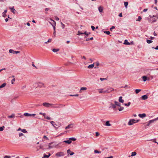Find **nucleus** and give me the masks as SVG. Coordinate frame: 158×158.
<instances>
[{
	"mask_svg": "<svg viewBox=\"0 0 158 158\" xmlns=\"http://www.w3.org/2000/svg\"><path fill=\"white\" fill-rule=\"evenodd\" d=\"M114 90V89L110 87L107 88L106 90H104L103 89H101L98 90L99 93H109Z\"/></svg>",
	"mask_w": 158,
	"mask_h": 158,
	"instance_id": "obj_1",
	"label": "nucleus"
},
{
	"mask_svg": "<svg viewBox=\"0 0 158 158\" xmlns=\"http://www.w3.org/2000/svg\"><path fill=\"white\" fill-rule=\"evenodd\" d=\"M43 105L46 107L53 108L54 107V105L52 104L49 103L48 102H44L42 104Z\"/></svg>",
	"mask_w": 158,
	"mask_h": 158,
	"instance_id": "obj_2",
	"label": "nucleus"
},
{
	"mask_svg": "<svg viewBox=\"0 0 158 158\" xmlns=\"http://www.w3.org/2000/svg\"><path fill=\"white\" fill-rule=\"evenodd\" d=\"M139 121V120H135L134 119H132L130 120L128 124L129 125H133L134 123H137Z\"/></svg>",
	"mask_w": 158,
	"mask_h": 158,
	"instance_id": "obj_3",
	"label": "nucleus"
},
{
	"mask_svg": "<svg viewBox=\"0 0 158 158\" xmlns=\"http://www.w3.org/2000/svg\"><path fill=\"white\" fill-rule=\"evenodd\" d=\"M64 155V153L63 152H59L56 154V156L57 157L63 156Z\"/></svg>",
	"mask_w": 158,
	"mask_h": 158,
	"instance_id": "obj_4",
	"label": "nucleus"
},
{
	"mask_svg": "<svg viewBox=\"0 0 158 158\" xmlns=\"http://www.w3.org/2000/svg\"><path fill=\"white\" fill-rule=\"evenodd\" d=\"M9 52L10 53L13 54H17L18 53H19L20 52L19 51H15L13 49H10L9 50Z\"/></svg>",
	"mask_w": 158,
	"mask_h": 158,
	"instance_id": "obj_5",
	"label": "nucleus"
},
{
	"mask_svg": "<svg viewBox=\"0 0 158 158\" xmlns=\"http://www.w3.org/2000/svg\"><path fill=\"white\" fill-rule=\"evenodd\" d=\"M65 106L64 105H63L61 104H56L55 106H54V107L53 108H61L63 107H64Z\"/></svg>",
	"mask_w": 158,
	"mask_h": 158,
	"instance_id": "obj_6",
	"label": "nucleus"
},
{
	"mask_svg": "<svg viewBox=\"0 0 158 158\" xmlns=\"http://www.w3.org/2000/svg\"><path fill=\"white\" fill-rule=\"evenodd\" d=\"M24 115L25 116H35V114H31L27 113H24Z\"/></svg>",
	"mask_w": 158,
	"mask_h": 158,
	"instance_id": "obj_7",
	"label": "nucleus"
},
{
	"mask_svg": "<svg viewBox=\"0 0 158 158\" xmlns=\"http://www.w3.org/2000/svg\"><path fill=\"white\" fill-rule=\"evenodd\" d=\"M110 108H112L113 110H114L116 108V107L115 106V104H114L112 103H111L110 104V105L109 107Z\"/></svg>",
	"mask_w": 158,
	"mask_h": 158,
	"instance_id": "obj_8",
	"label": "nucleus"
},
{
	"mask_svg": "<svg viewBox=\"0 0 158 158\" xmlns=\"http://www.w3.org/2000/svg\"><path fill=\"white\" fill-rule=\"evenodd\" d=\"M50 20L51 21H52V22H49V23L52 26H56V22L54 20L52 19H50Z\"/></svg>",
	"mask_w": 158,
	"mask_h": 158,
	"instance_id": "obj_9",
	"label": "nucleus"
},
{
	"mask_svg": "<svg viewBox=\"0 0 158 158\" xmlns=\"http://www.w3.org/2000/svg\"><path fill=\"white\" fill-rule=\"evenodd\" d=\"M9 8L11 10V11L12 12L15 14V11H16L15 9L14 8V6L12 7H9Z\"/></svg>",
	"mask_w": 158,
	"mask_h": 158,
	"instance_id": "obj_10",
	"label": "nucleus"
},
{
	"mask_svg": "<svg viewBox=\"0 0 158 158\" xmlns=\"http://www.w3.org/2000/svg\"><path fill=\"white\" fill-rule=\"evenodd\" d=\"M73 127V124H70L68 125L66 127L65 129H67L69 128H72Z\"/></svg>",
	"mask_w": 158,
	"mask_h": 158,
	"instance_id": "obj_11",
	"label": "nucleus"
},
{
	"mask_svg": "<svg viewBox=\"0 0 158 158\" xmlns=\"http://www.w3.org/2000/svg\"><path fill=\"white\" fill-rule=\"evenodd\" d=\"M138 115L139 117L143 118L146 117V114H145L143 113L142 114H139Z\"/></svg>",
	"mask_w": 158,
	"mask_h": 158,
	"instance_id": "obj_12",
	"label": "nucleus"
},
{
	"mask_svg": "<svg viewBox=\"0 0 158 158\" xmlns=\"http://www.w3.org/2000/svg\"><path fill=\"white\" fill-rule=\"evenodd\" d=\"M87 89V88L86 87H81L79 91V92L80 93H82V90H86Z\"/></svg>",
	"mask_w": 158,
	"mask_h": 158,
	"instance_id": "obj_13",
	"label": "nucleus"
},
{
	"mask_svg": "<svg viewBox=\"0 0 158 158\" xmlns=\"http://www.w3.org/2000/svg\"><path fill=\"white\" fill-rule=\"evenodd\" d=\"M7 10H5L2 13V16L3 17H6V13L7 12Z\"/></svg>",
	"mask_w": 158,
	"mask_h": 158,
	"instance_id": "obj_14",
	"label": "nucleus"
},
{
	"mask_svg": "<svg viewBox=\"0 0 158 158\" xmlns=\"http://www.w3.org/2000/svg\"><path fill=\"white\" fill-rule=\"evenodd\" d=\"M148 98V96L146 95H145L142 96L141 97V98L143 100H146Z\"/></svg>",
	"mask_w": 158,
	"mask_h": 158,
	"instance_id": "obj_15",
	"label": "nucleus"
},
{
	"mask_svg": "<svg viewBox=\"0 0 158 158\" xmlns=\"http://www.w3.org/2000/svg\"><path fill=\"white\" fill-rule=\"evenodd\" d=\"M114 103L115 104V106H121V104L118 102L115 101L114 102Z\"/></svg>",
	"mask_w": 158,
	"mask_h": 158,
	"instance_id": "obj_16",
	"label": "nucleus"
},
{
	"mask_svg": "<svg viewBox=\"0 0 158 158\" xmlns=\"http://www.w3.org/2000/svg\"><path fill=\"white\" fill-rule=\"evenodd\" d=\"M124 44L127 45H129L130 44V43L127 40H125L124 42Z\"/></svg>",
	"mask_w": 158,
	"mask_h": 158,
	"instance_id": "obj_17",
	"label": "nucleus"
},
{
	"mask_svg": "<svg viewBox=\"0 0 158 158\" xmlns=\"http://www.w3.org/2000/svg\"><path fill=\"white\" fill-rule=\"evenodd\" d=\"M105 125L107 126H111V124L110 123V121H106Z\"/></svg>",
	"mask_w": 158,
	"mask_h": 158,
	"instance_id": "obj_18",
	"label": "nucleus"
},
{
	"mask_svg": "<svg viewBox=\"0 0 158 158\" xmlns=\"http://www.w3.org/2000/svg\"><path fill=\"white\" fill-rule=\"evenodd\" d=\"M63 142L65 143L68 144H70L71 143L72 141L69 139L68 140L64 141Z\"/></svg>",
	"mask_w": 158,
	"mask_h": 158,
	"instance_id": "obj_19",
	"label": "nucleus"
},
{
	"mask_svg": "<svg viewBox=\"0 0 158 158\" xmlns=\"http://www.w3.org/2000/svg\"><path fill=\"white\" fill-rule=\"evenodd\" d=\"M103 7L102 6H100L98 7V9L99 11L100 12H102L103 11Z\"/></svg>",
	"mask_w": 158,
	"mask_h": 158,
	"instance_id": "obj_20",
	"label": "nucleus"
},
{
	"mask_svg": "<svg viewBox=\"0 0 158 158\" xmlns=\"http://www.w3.org/2000/svg\"><path fill=\"white\" fill-rule=\"evenodd\" d=\"M122 97L120 96L119 98L118 101L119 102L121 103H123L124 102V100L122 99Z\"/></svg>",
	"mask_w": 158,
	"mask_h": 158,
	"instance_id": "obj_21",
	"label": "nucleus"
},
{
	"mask_svg": "<svg viewBox=\"0 0 158 158\" xmlns=\"http://www.w3.org/2000/svg\"><path fill=\"white\" fill-rule=\"evenodd\" d=\"M94 67V64H90V65H89L88 66L87 68L88 69H92Z\"/></svg>",
	"mask_w": 158,
	"mask_h": 158,
	"instance_id": "obj_22",
	"label": "nucleus"
},
{
	"mask_svg": "<svg viewBox=\"0 0 158 158\" xmlns=\"http://www.w3.org/2000/svg\"><path fill=\"white\" fill-rule=\"evenodd\" d=\"M50 123L55 128H56V127H55V126L56 125L55 123L53 121H51L50 122Z\"/></svg>",
	"mask_w": 158,
	"mask_h": 158,
	"instance_id": "obj_23",
	"label": "nucleus"
},
{
	"mask_svg": "<svg viewBox=\"0 0 158 158\" xmlns=\"http://www.w3.org/2000/svg\"><path fill=\"white\" fill-rule=\"evenodd\" d=\"M50 156V154L49 153L48 155H47L45 154L44 155V158H48Z\"/></svg>",
	"mask_w": 158,
	"mask_h": 158,
	"instance_id": "obj_24",
	"label": "nucleus"
},
{
	"mask_svg": "<svg viewBox=\"0 0 158 158\" xmlns=\"http://www.w3.org/2000/svg\"><path fill=\"white\" fill-rule=\"evenodd\" d=\"M53 143L52 142H51L50 143H49L48 144V148L51 149L53 148L54 146H51V145Z\"/></svg>",
	"mask_w": 158,
	"mask_h": 158,
	"instance_id": "obj_25",
	"label": "nucleus"
},
{
	"mask_svg": "<svg viewBox=\"0 0 158 158\" xmlns=\"http://www.w3.org/2000/svg\"><path fill=\"white\" fill-rule=\"evenodd\" d=\"M86 31H85L84 32L82 33V32H81L80 31H78V32L77 35H82V34H86Z\"/></svg>",
	"mask_w": 158,
	"mask_h": 158,
	"instance_id": "obj_26",
	"label": "nucleus"
},
{
	"mask_svg": "<svg viewBox=\"0 0 158 158\" xmlns=\"http://www.w3.org/2000/svg\"><path fill=\"white\" fill-rule=\"evenodd\" d=\"M15 117V116L14 114H12L11 115H9L8 116V118H14Z\"/></svg>",
	"mask_w": 158,
	"mask_h": 158,
	"instance_id": "obj_27",
	"label": "nucleus"
},
{
	"mask_svg": "<svg viewBox=\"0 0 158 158\" xmlns=\"http://www.w3.org/2000/svg\"><path fill=\"white\" fill-rule=\"evenodd\" d=\"M59 50V49L53 48L52 49V51L54 52H56Z\"/></svg>",
	"mask_w": 158,
	"mask_h": 158,
	"instance_id": "obj_28",
	"label": "nucleus"
},
{
	"mask_svg": "<svg viewBox=\"0 0 158 158\" xmlns=\"http://www.w3.org/2000/svg\"><path fill=\"white\" fill-rule=\"evenodd\" d=\"M142 78L144 81H145L147 80V77L146 76H143L142 77Z\"/></svg>",
	"mask_w": 158,
	"mask_h": 158,
	"instance_id": "obj_29",
	"label": "nucleus"
},
{
	"mask_svg": "<svg viewBox=\"0 0 158 158\" xmlns=\"http://www.w3.org/2000/svg\"><path fill=\"white\" fill-rule=\"evenodd\" d=\"M6 85V83H4L1 85H0V89L4 87Z\"/></svg>",
	"mask_w": 158,
	"mask_h": 158,
	"instance_id": "obj_30",
	"label": "nucleus"
},
{
	"mask_svg": "<svg viewBox=\"0 0 158 158\" xmlns=\"http://www.w3.org/2000/svg\"><path fill=\"white\" fill-rule=\"evenodd\" d=\"M146 42L147 43L149 44L152 43L153 41L151 40L147 39L146 40Z\"/></svg>",
	"mask_w": 158,
	"mask_h": 158,
	"instance_id": "obj_31",
	"label": "nucleus"
},
{
	"mask_svg": "<svg viewBox=\"0 0 158 158\" xmlns=\"http://www.w3.org/2000/svg\"><path fill=\"white\" fill-rule=\"evenodd\" d=\"M128 2H124V5L125 7L127 8V6L128 5Z\"/></svg>",
	"mask_w": 158,
	"mask_h": 158,
	"instance_id": "obj_32",
	"label": "nucleus"
},
{
	"mask_svg": "<svg viewBox=\"0 0 158 158\" xmlns=\"http://www.w3.org/2000/svg\"><path fill=\"white\" fill-rule=\"evenodd\" d=\"M120 107L118 108V110L119 111H121L123 110L124 109V107H123L119 106Z\"/></svg>",
	"mask_w": 158,
	"mask_h": 158,
	"instance_id": "obj_33",
	"label": "nucleus"
},
{
	"mask_svg": "<svg viewBox=\"0 0 158 158\" xmlns=\"http://www.w3.org/2000/svg\"><path fill=\"white\" fill-rule=\"evenodd\" d=\"M136 155V153L135 152H133L131 153V156H135Z\"/></svg>",
	"mask_w": 158,
	"mask_h": 158,
	"instance_id": "obj_34",
	"label": "nucleus"
},
{
	"mask_svg": "<svg viewBox=\"0 0 158 158\" xmlns=\"http://www.w3.org/2000/svg\"><path fill=\"white\" fill-rule=\"evenodd\" d=\"M69 139L71 141H75L76 140V139L73 137L70 138Z\"/></svg>",
	"mask_w": 158,
	"mask_h": 158,
	"instance_id": "obj_35",
	"label": "nucleus"
},
{
	"mask_svg": "<svg viewBox=\"0 0 158 158\" xmlns=\"http://www.w3.org/2000/svg\"><path fill=\"white\" fill-rule=\"evenodd\" d=\"M94 152L95 153H101V151H99L97 150H95L94 151Z\"/></svg>",
	"mask_w": 158,
	"mask_h": 158,
	"instance_id": "obj_36",
	"label": "nucleus"
},
{
	"mask_svg": "<svg viewBox=\"0 0 158 158\" xmlns=\"http://www.w3.org/2000/svg\"><path fill=\"white\" fill-rule=\"evenodd\" d=\"M131 104V103L130 102H128L127 103H124V105L126 106H129Z\"/></svg>",
	"mask_w": 158,
	"mask_h": 158,
	"instance_id": "obj_37",
	"label": "nucleus"
},
{
	"mask_svg": "<svg viewBox=\"0 0 158 158\" xmlns=\"http://www.w3.org/2000/svg\"><path fill=\"white\" fill-rule=\"evenodd\" d=\"M103 32L104 33H106L107 35H109L110 33V32L109 31H104Z\"/></svg>",
	"mask_w": 158,
	"mask_h": 158,
	"instance_id": "obj_38",
	"label": "nucleus"
},
{
	"mask_svg": "<svg viewBox=\"0 0 158 158\" xmlns=\"http://www.w3.org/2000/svg\"><path fill=\"white\" fill-rule=\"evenodd\" d=\"M52 41L51 39H49L47 41L44 43L45 44H48V43L51 42Z\"/></svg>",
	"mask_w": 158,
	"mask_h": 158,
	"instance_id": "obj_39",
	"label": "nucleus"
},
{
	"mask_svg": "<svg viewBox=\"0 0 158 158\" xmlns=\"http://www.w3.org/2000/svg\"><path fill=\"white\" fill-rule=\"evenodd\" d=\"M141 91V89H136L135 90V92L136 94H138Z\"/></svg>",
	"mask_w": 158,
	"mask_h": 158,
	"instance_id": "obj_40",
	"label": "nucleus"
},
{
	"mask_svg": "<svg viewBox=\"0 0 158 158\" xmlns=\"http://www.w3.org/2000/svg\"><path fill=\"white\" fill-rule=\"evenodd\" d=\"M5 128V127L4 126H2V127H0V131H2Z\"/></svg>",
	"mask_w": 158,
	"mask_h": 158,
	"instance_id": "obj_41",
	"label": "nucleus"
},
{
	"mask_svg": "<svg viewBox=\"0 0 158 158\" xmlns=\"http://www.w3.org/2000/svg\"><path fill=\"white\" fill-rule=\"evenodd\" d=\"M156 118L155 119H153V120H150L149 122V123H153L155 121H156Z\"/></svg>",
	"mask_w": 158,
	"mask_h": 158,
	"instance_id": "obj_42",
	"label": "nucleus"
},
{
	"mask_svg": "<svg viewBox=\"0 0 158 158\" xmlns=\"http://www.w3.org/2000/svg\"><path fill=\"white\" fill-rule=\"evenodd\" d=\"M21 131L24 133H27V131L25 129H22Z\"/></svg>",
	"mask_w": 158,
	"mask_h": 158,
	"instance_id": "obj_43",
	"label": "nucleus"
},
{
	"mask_svg": "<svg viewBox=\"0 0 158 158\" xmlns=\"http://www.w3.org/2000/svg\"><path fill=\"white\" fill-rule=\"evenodd\" d=\"M142 19V18L140 16H139L138 19L136 20L137 21H140Z\"/></svg>",
	"mask_w": 158,
	"mask_h": 158,
	"instance_id": "obj_44",
	"label": "nucleus"
},
{
	"mask_svg": "<svg viewBox=\"0 0 158 158\" xmlns=\"http://www.w3.org/2000/svg\"><path fill=\"white\" fill-rule=\"evenodd\" d=\"M150 140L151 141H152L153 142L156 143H157L156 142V139H151V140Z\"/></svg>",
	"mask_w": 158,
	"mask_h": 158,
	"instance_id": "obj_45",
	"label": "nucleus"
},
{
	"mask_svg": "<svg viewBox=\"0 0 158 158\" xmlns=\"http://www.w3.org/2000/svg\"><path fill=\"white\" fill-rule=\"evenodd\" d=\"M56 35V31H54L53 33V37H55Z\"/></svg>",
	"mask_w": 158,
	"mask_h": 158,
	"instance_id": "obj_46",
	"label": "nucleus"
},
{
	"mask_svg": "<svg viewBox=\"0 0 158 158\" xmlns=\"http://www.w3.org/2000/svg\"><path fill=\"white\" fill-rule=\"evenodd\" d=\"M61 25H62V28L63 29H64L65 27V25L62 23L61 22Z\"/></svg>",
	"mask_w": 158,
	"mask_h": 158,
	"instance_id": "obj_47",
	"label": "nucleus"
},
{
	"mask_svg": "<svg viewBox=\"0 0 158 158\" xmlns=\"http://www.w3.org/2000/svg\"><path fill=\"white\" fill-rule=\"evenodd\" d=\"M90 34V32H89L88 33H87V32L86 31V34H84L85 35H86V36H85V38H86L87 36L89 34Z\"/></svg>",
	"mask_w": 158,
	"mask_h": 158,
	"instance_id": "obj_48",
	"label": "nucleus"
},
{
	"mask_svg": "<svg viewBox=\"0 0 158 158\" xmlns=\"http://www.w3.org/2000/svg\"><path fill=\"white\" fill-rule=\"evenodd\" d=\"M45 118H46L48 120H51L52 119L50 117H49L48 116H46Z\"/></svg>",
	"mask_w": 158,
	"mask_h": 158,
	"instance_id": "obj_49",
	"label": "nucleus"
},
{
	"mask_svg": "<svg viewBox=\"0 0 158 158\" xmlns=\"http://www.w3.org/2000/svg\"><path fill=\"white\" fill-rule=\"evenodd\" d=\"M91 27L92 29V30H93V31H94L95 29V27L93 26H92V25L91 26Z\"/></svg>",
	"mask_w": 158,
	"mask_h": 158,
	"instance_id": "obj_50",
	"label": "nucleus"
},
{
	"mask_svg": "<svg viewBox=\"0 0 158 158\" xmlns=\"http://www.w3.org/2000/svg\"><path fill=\"white\" fill-rule=\"evenodd\" d=\"M15 81V78H14L12 80H11V84H13L14 83V82Z\"/></svg>",
	"mask_w": 158,
	"mask_h": 158,
	"instance_id": "obj_51",
	"label": "nucleus"
},
{
	"mask_svg": "<svg viewBox=\"0 0 158 158\" xmlns=\"http://www.w3.org/2000/svg\"><path fill=\"white\" fill-rule=\"evenodd\" d=\"M157 20L155 19H154L152 21V22H151V23H153L156 21Z\"/></svg>",
	"mask_w": 158,
	"mask_h": 158,
	"instance_id": "obj_52",
	"label": "nucleus"
},
{
	"mask_svg": "<svg viewBox=\"0 0 158 158\" xmlns=\"http://www.w3.org/2000/svg\"><path fill=\"white\" fill-rule=\"evenodd\" d=\"M99 133L98 132H96L95 135L96 136H98L99 135Z\"/></svg>",
	"mask_w": 158,
	"mask_h": 158,
	"instance_id": "obj_53",
	"label": "nucleus"
},
{
	"mask_svg": "<svg viewBox=\"0 0 158 158\" xmlns=\"http://www.w3.org/2000/svg\"><path fill=\"white\" fill-rule=\"evenodd\" d=\"M10 156H5L4 157V158H10Z\"/></svg>",
	"mask_w": 158,
	"mask_h": 158,
	"instance_id": "obj_54",
	"label": "nucleus"
},
{
	"mask_svg": "<svg viewBox=\"0 0 158 158\" xmlns=\"http://www.w3.org/2000/svg\"><path fill=\"white\" fill-rule=\"evenodd\" d=\"M152 17H156L157 19V17H158V15H157V13L156 14V15H153L152 16Z\"/></svg>",
	"mask_w": 158,
	"mask_h": 158,
	"instance_id": "obj_55",
	"label": "nucleus"
},
{
	"mask_svg": "<svg viewBox=\"0 0 158 158\" xmlns=\"http://www.w3.org/2000/svg\"><path fill=\"white\" fill-rule=\"evenodd\" d=\"M152 48H154L156 50H158V46H156V47L154 48V47H152Z\"/></svg>",
	"mask_w": 158,
	"mask_h": 158,
	"instance_id": "obj_56",
	"label": "nucleus"
},
{
	"mask_svg": "<svg viewBox=\"0 0 158 158\" xmlns=\"http://www.w3.org/2000/svg\"><path fill=\"white\" fill-rule=\"evenodd\" d=\"M23 135V134L22 133H20L19 134V137Z\"/></svg>",
	"mask_w": 158,
	"mask_h": 158,
	"instance_id": "obj_57",
	"label": "nucleus"
},
{
	"mask_svg": "<svg viewBox=\"0 0 158 158\" xmlns=\"http://www.w3.org/2000/svg\"><path fill=\"white\" fill-rule=\"evenodd\" d=\"M122 87L127 88H130V87H128V86L127 85H126L124 87Z\"/></svg>",
	"mask_w": 158,
	"mask_h": 158,
	"instance_id": "obj_58",
	"label": "nucleus"
},
{
	"mask_svg": "<svg viewBox=\"0 0 158 158\" xmlns=\"http://www.w3.org/2000/svg\"><path fill=\"white\" fill-rule=\"evenodd\" d=\"M114 28H115V27L114 26H113L111 27H110V30H111L112 29H114Z\"/></svg>",
	"mask_w": 158,
	"mask_h": 158,
	"instance_id": "obj_59",
	"label": "nucleus"
},
{
	"mask_svg": "<svg viewBox=\"0 0 158 158\" xmlns=\"http://www.w3.org/2000/svg\"><path fill=\"white\" fill-rule=\"evenodd\" d=\"M118 16L119 17H123V15H122V13H120L118 15Z\"/></svg>",
	"mask_w": 158,
	"mask_h": 158,
	"instance_id": "obj_60",
	"label": "nucleus"
},
{
	"mask_svg": "<svg viewBox=\"0 0 158 158\" xmlns=\"http://www.w3.org/2000/svg\"><path fill=\"white\" fill-rule=\"evenodd\" d=\"M148 10V9L147 8L143 10V11L144 12H146V11H147Z\"/></svg>",
	"mask_w": 158,
	"mask_h": 158,
	"instance_id": "obj_61",
	"label": "nucleus"
},
{
	"mask_svg": "<svg viewBox=\"0 0 158 158\" xmlns=\"http://www.w3.org/2000/svg\"><path fill=\"white\" fill-rule=\"evenodd\" d=\"M43 138L44 139H46L47 140H48V138L46 137V136L45 135H44V136H43Z\"/></svg>",
	"mask_w": 158,
	"mask_h": 158,
	"instance_id": "obj_62",
	"label": "nucleus"
},
{
	"mask_svg": "<svg viewBox=\"0 0 158 158\" xmlns=\"http://www.w3.org/2000/svg\"><path fill=\"white\" fill-rule=\"evenodd\" d=\"M106 78H100V80L102 81H103V80H106Z\"/></svg>",
	"mask_w": 158,
	"mask_h": 158,
	"instance_id": "obj_63",
	"label": "nucleus"
},
{
	"mask_svg": "<svg viewBox=\"0 0 158 158\" xmlns=\"http://www.w3.org/2000/svg\"><path fill=\"white\" fill-rule=\"evenodd\" d=\"M49 10V8H46L45 9V10L46 11H47L48 10Z\"/></svg>",
	"mask_w": 158,
	"mask_h": 158,
	"instance_id": "obj_64",
	"label": "nucleus"
}]
</instances>
